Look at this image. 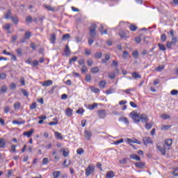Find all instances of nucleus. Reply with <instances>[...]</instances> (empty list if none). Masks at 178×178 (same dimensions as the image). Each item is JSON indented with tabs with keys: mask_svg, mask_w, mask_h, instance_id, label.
Here are the masks:
<instances>
[{
	"mask_svg": "<svg viewBox=\"0 0 178 178\" xmlns=\"http://www.w3.org/2000/svg\"><path fill=\"white\" fill-rule=\"evenodd\" d=\"M130 118H131V119H133L134 122H135V123H140V115L138 114V113H137V111H132L130 115H129Z\"/></svg>",
	"mask_w": 178,
	"mask_h": 178,
	"instance_id": "1",
	"label": "nucleus"
},
{
	"mask_svg": "<svg viewBox=\"0 0 178 178\" xmlns=\"http://www.w3.org/2000/svg\"><path fill=\"white\" fill-rule=\"evenodd\" d=\"M95 30H97V25H95V24H92L90 26V32H89V34L91 38H94V37L97 35V33L95 32Z\"/></svg>",
	"mask_w": 178,
	"mask_h": 178,
	"instance_id": "2",
	"label": "nucleus"
},
{
	"mask_svg": "<svg viewBox=\"0 0 178 178\" xmlns=\"http://www.w3.org/2000/svg\"><path fill=\"white\" fill-rule=\"evenodd\" d=\"M95 172V166L89 165L88 167L86 169V176H90L91 174Z\"/></svg>",
	"mask_w": 178,
	"mask_h": 178,
	"instance_id": "3",
	"label": "nucleus"
},
{
	"mask_svg": "<svg viewBox=\"0 0 178 178\" xmlns=\"http://www.w3.org/2000/svg\"><path fill=\"white\" fill-rule=\"evenodd\" d=\"M148 120H149L148 115L146 114H140V122H142V123H148Z\"/></svg>",
	"mask_w": 178,
	"mask_h": 178,
	"instance_id": "4",
	"label": "nucleus"
},
{
	"mask_svg": "<svg viewBox=\"0 0 178 178\" xmlns=\"http://www.w3.org/2000/svg\"><path fill=\"white\" fill-rule=\"evenodd\" d=\"M97 115L100 119H104L106 118V111L105 110H99L97 111Z\"/></svg>",
	"mask_w": 178,
	"mask_h": 178,
	"instance_id": "5",
	"label": "nucleus"
},
{
	"mask_svg": "<svg viewBox=\"0 0 178 178\" xmlns=\"http://www.w3.org/2000/svg\"><path fill=\"white\" fill-rule=\"evenodd\" d=\"M84 137L86 140H90L92 137V133L90 131L86 130L84 131Z\"/></svg>",
	"mask_w": 178,
	"mask_h": 178,
	"instance_id": "6",
	"label": "nucleus"
},
{
	"mask_svg": "<svg viewBox=\"0 0 178 178\" xmlns=\"http://www.w3.org/2000/svg\"><path fill=\"white\" fill-rule=\"evenodd\" d=\"M143 141L145 145H148V144H153L152 139L149 137L143 138Z\"/></svg>",
	"mask_w": 178,
	"mask_h": 178,
	"instance_id": "7",
	"label": "nucleus"
},
{
	"mask_svg": "<svg viewBox=\"0 0 178 178\" xmlns=\"http://www.w3.org/2000/svg\"><path fill=\"white\" fill-rule=\"evenodd\" d=\"M60 152H63V156H64V158H67L69 156V149L62 148L60 149Z\"/></svg>",
	"mask_w": 178,
	"mask_h": 178,
	"instance_id": "8",
	"label": "nucleus"
},
{
	"mask_svg": "<svg viewBox=\"0 0 178 178\" xmlns=\"http://www.w3.org/2000/svg\"><path fill=\"white\" fill-rule=\"evenodd\" d=\"M135 166L138 169H144V168H145V163H143V162L135 163Z\"/></svg>",
	"mask_w": 178,
	"mask_h": 178,
	"instance_id": "9",
	"label": "nucleus"
},
{
	"mask_svg": "<svg viewBox=\"0 0 178 178\" xmlns=\"http://www.w3.org/2000/svg\"><path fill=\"white\" fill-rule=\"evenodd\" d=\"M33 133H34V129H31L29 131H24L23 136H26V137L30 138L31 136H33Z\"/></svg>",
	"mask_w": 178,
	"mask_h": 178,
	"instance_id": "10",
	"label": "nucleus"
},
{
	"mask_svg": "<svg viewBox=\"0 0 178 178\" xmlns=\"http://www.w3.org/2000/svg\"><path fill=\"white\" fill-rule=\"evenodd\" d=\"M119 122H123V123H124V124H127V126H129V119H127V118L125 117H120L119 119H118Z\"/></svg>",
	"mask_w": 178,
	"mask_h": 178,
	"instance_id": "11",
	"label": "nucleus"
},
{
	"mask_svg": "<svg viewBox=\"0 0 178 178\" xmlns=\"http://www.w3.org/2000/svg\"><path fill=\"white\" fill-rule=\"evenodd\" d=\"M51 155L53 156H54V159L56 161H59V159H60V157H59V156H58V151L56 149H54L52 151Z\"/></svg>",
	"mask_w": 178,
	"mask_h": 178,
	"instance_id": "12",
	"label": "nucleus"
},
{
	"mask_svg": "<svg viewBox=\"0 0 178 178\" xmlns=\"http://www.w3.org/2000/svg\"><path fill=\"white\" fill-rule=\"evenodd\" d=\"M119 35L120 38H122L123 40H126L127 38V33H126L124 31H120Z\"/></svg>",
	"mask_w": 178,
	"mask_h": 178,
	"instance_id": "13",
	"label": "nucleus"
},
{
	"mask_svg": "<svg viewBox=\"0 0 178 178\" xmlns=\"http://www.w3.org/2000/svg\"><path fill=\"white\" fill-rule=\"evenodd\" d=\"M24 123H25V121L22 119L13 121V124H18V126H20V124H24Z\"/></svg>",
	"mask_w": 178,
	"mask_h": 178,
	"instance_id": "14",
	"label": "nucleus"
},
{
	"mask_svg": "<svg viewBox=\"0 0 178 178\" xmlns=\"http://www.w3.org/2000/svg\"><path fill=\"white\" fill-rule=\"evenodd\" d=\"M64 52L65 54V56H70V54L72 53V51H70V48H69V45L67 44L65 46Z\"/></svg>",
	"mask_w": 178,
	"mask_h": 178,
	"instance_id": "15",
	"label": "nucleus"
},
{
	"mask_svg": "<svg viewBox=\"0 0 178 178\" xmlns=\"http://www.w3.org/2000/svg\"><path fill=\"white\" fill-rule=\"evenodd\" d=\"M10 19L12 20L13 23H14V24H19V18L17 17V15L12 16L10 17Z\"/></svg>",
	"mask_w": 178,
	"mask_h": 178,
	"instance_id": "16",
	"label": "nucleus"
},
{
	"mask_svg": "<svg viewBox=\"0 0 178 178\" xmlns=\"http://www.w3.org/2000/svg\"><path fill=\"white\" fill-rule=\"evenodd\" d=\"M65 115L68 118H70V116H72V115H73V110L70 108H67L65 111Z\"/></svg>",
	"mask_w": 178,
	"mask_h": 178,
	"instance_id": "17",
	"label": "nucleus"
},
{
	"mask_svg": "<svg viewBox=\"0 0 178 178\" xmlns=\"http://www.w3.org/2000/svg\"><path fill=\"white\" fill-rule=\"evenodd\" d=\"M42 86H43V87H49V86H52V81L51 80L45 81L42 83Z\"/></svg>",
	"mask_w": 178,
	"mask_h": 178,
	"instance_id": "18",
	"label": "nucleus"
},
{
	"mask_svg": "<svg viewBox=\"0 0 178 178\" xmlns=\"http://www.w3.org/2000/svg\"><path fill=\"white\" fill-rule=\"evenodd\" d=\"M88 108L90 109V111H94L95 108H98V104L94 103L93 104H89Z\"/></svg>",
	"mask_w": 178,
	"mask_h": 178,
	"instance_id": "19",
	"label": "nucleus"
},
{
	"mask_svg": "<svg viewBox=\"0 0 178 178\" xmlns=\"http://www.w3.org/2000/svg\"><path fill=\"white\" fill-rule=\"evenodd\" d=\"M54 136H55L56 138H57L58 140H63V136H62V134H60L58 131H56L54 133Z\"/></svg>",
	"mask_w": 178,
	"mask_h": 178,
	"instance_id": "20",
	"label": "nucleus"
},
{
	"mask_svg": "<svg viewBox=\"0 0 178 178\" xmlns=\"http://www.w3.org/2000/svg\"><path fill=\"white\" fill-rule=\"evenodd\" d=\"M130 158L134 161H141V158H140V156H138L137 154H131Z\"/></svg>",
	"mask_w": 178,
	"mask_h": 178,
	"instance_id": "21",
	"label": "nucleus"
},
{
	"mask_svg": "<svg viewBox=\"0 0 178 178\" xmlns=\"http://www.w3.org/2000/svg\"><path fill=\"white\" fill-rule=\"evenodd\" d=\"M5 145H6V140L3 138L0 139V148H5Z\"/></svg>",
	"mask_w": 178,
	"mask_h": 178,
	"instance_id": "22",
	"label": "nucleus"
},
{
	"mask_svg": "<svg viewBox=\"0 0 178 178\" xmlns=\"http://www.w3.org/2000/svg\"><path fill=\"white\" fill-rule=\"evenodd\" d=\"M98 72H99V68H98V67H94L91 68V70H90V72L92 74H97V73H98Z\"/></svg>",
	"mask_w": 178,
	"mask_h": 178,
	"instance_id": "23",
	"label": "nucleus"
},
{
	"mask_svg": "<svg viewBox=\"0 0 178 178\" xmlns=\"http://www.w3.org/2000/svg\"><path fill=\"white\" fill-rule=\"evenodd\" d=\"M106 178H113L115 177V172H113V171H109L106 173Z\"/></svg>",
	"mask_w": 178,
	"mask_h": 178,
	"instance_id": "24",
	"label": "nucleus"
},
{
	"mask_svg": "<svg viewBox=\"0 0 178 178\" xmlns=\"http://www.w3.org/2000/svg\"><path fill=\"white\" fill-rule=\"evenodd\" d=\"M157 148L160 152H161L162 155H165L166 150L165 149V147H162L161 146L157 145Z\"/></svg>",
	"mask_w": 178,
	"mask_h": 178,
	"instance_id": "25",
	"label": "nucleus"
},
{
	"mask_svg": "<svg viewBox=\"0 0 178 178\" xmlns=\"http://www.w3.org/2000/svg\"><path fill=\"white\" fill-rule=\"evenodd\" d=\"M12 17V11L10 10H8L7 13L5 15V19H10Z\"/></svg>",
	"mask_w": 178,
	"mask_h": 178,
	"instance_id": "26",
	"label": "nucleus"
},
{
	"mask_svg": "<svg viewBox=\"0 0 178 178\" xmlns=\"http://www.w3.org/2000/svg\"><path fill=\"white\" fill-rule=\"evenodd\" d=\"M106 86V81L105 80L100 81L99 83V88H105Z\"/></svg>",
	"mask_w": 178,
	"mask_h": 178,
	"instance_id": "27",
	"label": "nucleus"
},
{
	"mask_svg": "<svg viewBox=\"0 0 178 178\" xmlns=\"http://www.w3.org/2000/svg\"><path fill=\"white\" fill-rule=\"evenodd\" d=\"M90 90L92 91V92H95L96 94H98L101 92L99 88H95V86H90Z\"/></svg>",
	"mask_w": 178,
	"mask_h": 178,
	"instance_id": "28",
	"label": "nucleus"
},
{
	"mask_svg": "<svg viewBox=\"0 0 178 178\" xmlns=\"http://www.w3.org/2000/svg\"><path fill=\"white\" fill-rule=\"evenodd\" d=\"M131 76L134 79H141V75H140L138 73L136 72L131 73Z\"/></svg>",
	"mask_w": 178,
	"mask_h": 178,
	"instance_id": "29",
	"label": "nucleus"
},
{
	"mask_svg": "<svg viewBox=\"0 0 178 178\" xmlns=\"http://www.w3.org/2000/svg\"><path fill=\"white\" fill-rule=\"evenodd\" d=\"M22 104H20V102H15L14 104V109L15 111H19V109L21 108Z\"/></svg>",
	"mask_w": 178,
	"mask_h": 178,
	"instance_id": "30",
	"label": "nucleus"
},
{
	"mask_svg": "<svg viewBox=\"0 0 178 178\" xmlns=\"http://www.w3.org/2000/svg\"><path fill=\"white\" fill-rule=\"evenodd\" d=\"M99 31H100L101 34L104 35V34H108V31H106V29H105L104 31V26L101 25L100 28L99 29Z\"/></svg>",
	"mask_w": 178,
	"mask_h": 178,
	"instance_id": "31",
	"label": "nucleus"
},
{
	"mask_svg": "<svg viewBox=\"0 0 178 178\" xmlns=\"http://www.w3.org/2000/svg\"><path fill=\"white\" fill-rule=\"evenodd\" d=\"M50 41H51V44H55V41H56V35H55V33H54L51 35Z\"/></svg>",
	"mask_w": 178,
	"mask_h": 178,
	"instance_id": "32",
	"label": "nucleus"
},
{
	"mask_svg": "<svg viewBox=\"0 0 178 178\" xmlns=\"http://www.w3.org/2000/svg\"><path fill=\"white\" fill-rule=\"evenodd\" d=\"M70 38V34L67 33L63 35L62 40L67 41V40H69Z\"/></svg>",
	"mask_w": 178,
	"mask_h": 178,
	"instance_id": "33",
	"label": "nucleus"
},
{
	"mask_svg": "<svg viewBox=\"0 0 178 178\" xmlns=\"http://www.w3.org/2000/svg\"><path fill=\"white\" fill-rule=\"evenodd\" d=\"M60 176V171H54L53 172L54 178H58Z\"/></svg>",
	"mask_w": 178,
	"mask_h": 178,
	"instance_id": "34",
	"label": "nucleus"
},
{
	"mask_svg": "<svg viewBox=\"0 0 178 178\" xmlns=\"http://www.w3.org/2000/svg\"><path fill=\"white\" fill-rule=\"evenodd\" d=\"M95 59H101L102 58V52H97L95 54Z\"/></svg>",
	"mask_w": 178,
	"mask_h": 178,
	"instance_id": "35",
	"label": "nucleus"
},
{
	"mask_svg": "<svg viewBox=\"0 0 178 178\" xmlns=\"http://www.w3.org/2000/svg\"><path fill=\"white\" fill-rule=\"evenodd\" d=\"M127 161H129V159L124 158V159L120 160L119 162H120V163H121V165H126V163H127Z\"/></svg>",
	"mask_w": 178,
	"mask_h": 178,
	"instance_id": "36",
	"label": "nucleus"
},
{
	"mask_svg": "<svg viewBox=\"0 0 178 178\" xmlns=\"http://www.w3.org/2000/svg\"><path fill=\"white\" fill-rule=\"evenodd\" d=\"M165 144L167 147H170V145H172V139H166L165 140Z\"/></svg>",
	"mask_w": 178,
	"mask_h": 178,
	"instance_id": "37",
	"label": "nucleus"
},
{
	"mask_svg": "<svg viewBox=\"0 0 178 178\" xmlns=\"http://www.w3.org/2000/svg\"><path fill=\"white\" fill-rule=\"evenodd\" d=\"M158 45H159L160 51H166V47H165V45L160 44V43H159Z\"/></svg>",
	"mask_w": 178,
	"mask_h": 178,
	"instance_id": "38",
	"label": "nucleus"
},
{
	"mask_svg": "<svg viewBox=\"0 0 178 178\" xmlns=\"http://www.w3.org/2000/svg\"><path fill=\"white\" fill-rule=\"evenodd\" d=\"M93 63H94V60H92V58H88L87 60L88 66L91 67L92 66Z\"/></svg>",
	"mask_w": 178,
	"mask_h": 178,
	"instance_id": "39",
	"label": "nucleus"
},
{
	"mask_svg": "<svg viewBox=\"0 0 178 178\" xmlns=\"http://www.w3.org/2000/svg\"><path fill=\"white\" fill-rule=\"evenodd\" d=\"M83 153H84V149H83V148L80 147L77 149L76 154H78V155H83Z\"/></svg>",
	"mask_w": 178,
	"mask_h": 178,
	"instance_id": "40",
	"label": "nucleus"
},
{
	"mask_svg": "<svg viewBox=\"0 0 178 178\" xmlns=\"http://www.w3.org/2000/svg\"><path fill=\"white\" fill-rule=\"evenodd\" d=\"M113 92H115V89L113 88H110L106 91V94L107 95H109L110 94H113Z\"/></svg>",
	"mask_w": 178,
	"mask_h": 178,
	"instance_id": "41",
	"label": "nucleus"
},
{
	"mask_svg": "<svg viewBox=\"0 0 178 178\" xmlns=\"http://www.w3.org/2000/svg\"><path fill=\"white\" fill-rule=\"evenodd\" d=\"M161 119H164V120L170 119V115H169L168 114H161Z\"/></svg>",
	"mask_w": 178,
	"mask_h": 178,
	"instance_id": "42",
	"label": "nucleus"
},
{
	"mask_svg": "<svg viewBox=\"0 0 178 178\" xmlns=\"http://www.w3.org/2000/svg\"><path fill=\"white\" fill-rule=\"evenodd\" d=\"M145 129H147V130H150V129H152V124L151 123H147L145 122Z\"/></svg>",
	"mask_w": 178,
	"mask_h": 178,
	"instance_id": "43",
	"label": "nucleus"
},
{
	"mask_svg": "<svg viewBox=\"0 0 178 178\" xmlns=\"http://www.w3.org/2000/svg\"><path fill=\"white\" fill-rule=\"evenodd\" d=\"M122 58L124 59H127V58H129V51H123Z\"/></svg>",
	"mask_w": 178,
	"mask_h": 178,
	"instance_id": "44",
	"label": "nucleus"
},
{
	"mask_svg": "<svg viewBox=\"0 0 178 178\" xmlns=\"http://www.w3.org/2000/svg\"><path fill=\"white\" fill-rule=\"evenodd\" d=\"M131 91H134V88H129V89H127V90H122V92H125V94H130Z\"/></svg>",
	"mask_w": 178,
	"mask_h": 178,
	"instance_id": "45",
	"label": "nucleus"
},
{
	"mask_svg": "<svg viewBox=\"0 0 178 178\" xmlns=\"http://www.w3.org/2000/svg\"><path fill=\"white\" fill-rule=\"evenodd\" d=\"M44 8H46L47 10H50L51 12H54V10H55V8H52V6H51L44 5Z\"/></svg>",
	"mask_w": 178,
	"mask_h": 178,
	"instance_id": "46",
	"label": "nucleus"
},
{
	"mask_svg": "<svg viewBox=\"0 0 178 178\" xmlns=\"http://www.w3.org/2000/svg\"><path fill=\"white\" fill-rule=\"evenodd\" d=\"M88 70L87 69V66H86V65H83L82 66L81 69V72L82 73H86V72H87Z\"/></svg>",
	"mask_w": 178,
	"mask_h": 178,
	"instance_id": "47",
	"label": "nucleus"
},
{
	"mask_svg": "<svg viewBox=\"0 0 178 178\" xmlns=\"http://www.w3.org/2000/svg\"><path fill=\"white\" fill-rule=\"evenodd\" d=\"M38 65H40V63L37 60H33V63H31L32 67H35V66H38Z\"/></svg>",
	"mask_w": 178,
	"mask_h": 178,
	"instance_id": "48",
	"label": "nucleus"
},
{
	"mask_svg": "<svg viewBox=\"0 0 178 178\" xmlns=\"http://www.w3.org/2000/svg\"><path fill=\"white\" fill-rule=\"evenodd\" d=\"M54 120H56V122H49V126H56V124H58V120L56 118H54Z\"/></svg>",
	"mask_w": 178,
	"mask_h": 178,
	"instance_id": "49",
	"label": "nucleus"
},
{
	"mask_svg": "<svg viewBox=\"0 0 178 178\" xmlns=\"http://www.w3.org/2000/svg\"><path fill=\"white\" fill-rule=\"evenodd\" d=\"M85 80H86V81H87L88 83L90 82V81H91V75L89 74H87L86 75Z\"/></svg>",
	"mask_w": 178,
	"mask_h": 178,
	"instance_id": "50",
	"label": "nucleus"
},
{
	"mask_svg": "<svg viewBox=\"0 0 178 178\" xmlns=\"http://www.w3.org/2000/svg\"><path fill=\"white\" fill-rule=\"evenodd\" d=\"M30 37H31V33L30 31L26 32L25 36H24L26 40H29L30 38Z\"/></svg>",
	"mask_w": 178,
	"mask_h": 178,
	"instance_id": "51",
	"label": "nucleus"
},
{
	"mask_svg": "<svg viewBox=\"0 0 178 178\" xmlns=\"http://www.w3.org/2000/svg\"><path fill=\"white\" fill-rule=\"evenodd\" d=\"M132 56H134V58H135V59H138V51H134L132 53Z\"/></svg>",
	"mask_w": 178,
	"mask_h": 178,
	"instance_id": "52",
	"label": "nucleus"
},
{
	"mask_svg": "<svg viewBox=\"0 0 178 178\" xmlns=\"http://www.w3.org/2000/svg\"><path fill=\"white\" fill-rule=\"evenodd\" d=\"M1 92H6V91H8V87H6V86H3L1 87V90H0Z\"/></svg>",
	"mask_w": 178,
	"mask_h": 178,
	"instance_id": "53",
	"label": "nucleus"
},
{
	"mask_svg": "<svg viewBox=\"0 0 178 178\" xmlns=\"http://www.w3.org/2000/svg\"><path fill=\"white\" fill-rule=\"evenodd\" d=\"M126 143H127L128 144H131V143H137L136 141H134L133 139L131 138H127L125 140Z\"/></svg>",
	"mask_w": 178,
	"mask_h": 178,
	"instance_id": "54",
	"label": "nucleus"
},
{
	"mask_svg": "<svg viewBox=\"0 0 178 178\" xmlns=\"http://www.w3.org/2000/svg\"><path fill=\"white\" fill-rule=\"evenodd\" d=\"M47 163H49V159L44 158L42 159V165H47Z\"/></svg>",
	"mask_w": 178,
	"mask_h": 178,
	"instance_id": "55",
	"label": "nucleus"
},
{
	"mask_svg": "<svg viewBox=\"0 0 178 178\" xmlns=\"http://www.w3.org/2000/svg\"><path fill=\"white\" fill-rule=\"evenodd\" d=\"M163 69H165V66L160 65V66L156 67V72H162V70H163Z\"/></svg>",
	"mask_w": 178,
	"mask_h": 178,
	"instance_id": "56",
	"label": "nucleus"
},
{
	"mask_svg": "<svg viewBox=\"0 0 178 178\" xmlns=\"http://www.w3.org/2000/svg\"><path fill=\"white\" fill-rule=\"evenodd\" d=\"M108 77L109 79H113L116 77V75L115 74V72H110L108 73Z\"/></svg>",
	"mask_w": 178,
	"mask_h": 178,
	"instance_id": "57",
	"label": "nucleus"
},
{
	"mask_svg": "<svg viewBox=\"0 0 178 178\" xmlns=\"http://www.w3.org/2000/svg\"><path fill=\"white\" fill-rule=\"evenodd\" d=\"M124 142L123 138L120 139L119 140L114 141L115 145H119V144H122Z\"/></svg>",
	"mask_w": 178,
	"mask_h": 178,
	"instance_id": "58",
	"label": "nucleus"
},
{
	"mask_svg": "<svg viewBox=\"0 0 178 178\" xmlns=\"http://www.w3.org/2000/svg\"><path fill=\"white\" fill-rule=\"evenodd\" d=\"M129 29L131 30V31H136V30H137V26L131 24V26H129Z\"/></svg>",
	"mask_w": 178,
	"mask_h": 178,
	"instance_id": "59",
	"label": "nucleus"
},
{
	"mask_svg": "<svg viewBox=\"0 0 178 178\" xmlns=\"http://www.w3.org/2000/svg\"><path fill=\"white\" fill-rule=\"evenodd\" d=\"M171 126L169 125H162L161 126V130H169L170 129Z\"/></svg>",
	"mask_w": 178,
	"mask_h": 178,
	"instance_id": "60",
	"label": "nucleus"
},
{
	"mask_svg": "<svg viewBox=\"0 0 178 178\" xmlns=\"http://www.w3.org/2000/svg\"><path fill=\"white\" fill-rule=\"evenodd\" d=\"M171 42L172 44H175L177 42V37H175L173 36L171 39Z\"/></svg>",
	"mask_w": 178,
	"mask_h": 178,
	"instance_id": "61",
	"label": "nucleus"
},
{
	"mask_svg": "<svg viewBox=\"0 0 178 178\" xmlns=\"http://www.w3.org/2000/svg\"><path fill=\"white\" fill-rule=\"evenodd\" d=\"M166 34H162L161 36V41H163V42H165V41H166Z\"/></svg>",
	"mask_w": 178,
	"mask_h": 178,
	"instance_id": "62",
	"label": "nucleus"
},
{
	"mask_svg": "<svg viewBox=\"0 0 178 178\" xmlns=\"http://www.w3.org/2000/svg\"><path fill=\"white\" fill-rule=\"evenodd\" d=\"M171 95H178V90H172L170 92Z\"/></svg>",
	"mask_w": 178,
	"mask_h": 178,
	"instance_id": "63",
	"label": "nucleus"
},
{
	"mask_svg": "<svg viewBox=\"0 0 178 178\" xmlns=\"http://www.w3.org/2000/svg\"><path fill=\"white\" fill-rule=\"evenodd\" d=\"M172 175H173V176H176V177L178 176V168H176V169L172 172Z\"/></svg>",
	"mask_w": 178,
	"mask_h": 178,
	"instance_id": "64",
	"label": "nucleus"
}]
</instances>
